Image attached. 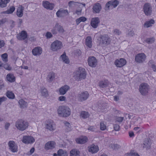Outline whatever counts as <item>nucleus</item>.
I'll use <instances>...</instances> for the list:
<instances>
[{
    "instance_id": "obj_43",
    "label": "nucleus",
    "mask_w": 156,
    "mask_h": 156,
    "mask_svg": "<svg viewBox=\"0 0 156 156\" xmlns=\"http://www.w3.org/2000/svg\"><path fill=\"white\" fill-rule=\"evenodd\" d=\"M155 41V38L154 37L151 38H147L145 40V41L149 44H152Z\"/></svg>"
},
{
    "instance_id": "obj_30",
    "label": "nucleus",
    "mask_w": 156,
    "mask_h": 156,
    "mask_svg": "<svg viewBox=\"0 0 156 156\" xmlns=\"http://www.w3.org/2000/svg\"><path fill=\"white\" fill-rule=\"evenodd\" d=\"M143 147L146 148L147 149H149L150 148L151 146V142L149 139L147 138L146 139L143 144Z\"/></svg>"
},
{
    "instance_id": "obj_1",
    "label": "nucleus",
    "mask_w": 156,
    "mask_h": 156,
    "mask_svg": "<svg viewBox=\"0 0 156 156\" xmlns=\"http://www.w3.org/2000/svg\"><path fill=\"white\" fill-rule=\"evenodd\" d=\"M57 113L61 117H67L71 114V111L69 108L65 105L59 106L57 110Z\"/></svg>"
},
{
    "instance_id": "obj_50",
    "label": "nucleus",
    "mask_w": 156,
    "mask_h": 156,
    "mask_svg": "<svg viewBox=\"0 0 156 156\" xmlns=\"http://www.w3.org/2000/svg\"><path fill=\"white\" fill-rule=\"evenodd\" d=\"M111 147L114 150L117 149L120 147V146L117 144H112Z\"/></svg>"
},
{
    "instance_id": "obj_42",
    "label": "nucleus",
    "mask_w": 156,
    "mask_h": 156,
    "mask_svg": "<svg viewBox=\"0 0 156 156\" xmlns=\"http://www.w3.org/2000/svg\"><path fill=\"white\" fill-rule=\"evenodd\" d=\"M148 64L152 69L153 71L155 72L156 71V66L155 65L154 61L152 60H151L149 62Z\"/></svg>"
},
{
    "instance_id": "obj_37",
    "label": "nucleus",
    "mask_w": 156,
    "mask_h": 156,
    "mask_svg": "<svg viewBox=\"0 0 156 156\" xmlns=\"http://www.w3.org/2000/svg\"><path fill=\"white\" fill-rule=\"evenodd\" d=\"M41 92L42 96L47 97L48 96V92L45 87H42L41 88Z\"/></svg>"
},
{
    "instance_id": "obj_10",
    "label": "nucleus",
    "mask_w": 156,
    "mask_h": 156,
    "mask_svg": "<svg viewBox=\"0 0 156 156\" xmlns=\"http://www.w3.org/2000/svg\"><path fill=\"white\" fill-rule=\"evenodd\" d=\"M146 57V55L144 53H139L135 56V61L138 63H142L145 61Z\"/></svg>"
},
{
    "instance_id": "obj_47",
    "label": "nucleus",
    "mask_w": 156,
    "mask_h": 156,
    "mask_svg": "<svg viewBox=\"0 0 156 156\" xmlns=\"http://www.w3.org/2000/svg\"><path fill=\"white\" fill-rule=\"evenodd\" d=\"M100 129L102 130H104L106 129V127L103 122H101L100 123Z\"/></svg>"
},
{
    "instance_id": "obj_62",
    "label": "nucleus",
    "mask_w": 156,
    "mask_h": 156,
    "mask_svg": "<svg viewBox=\"0 0 156 156\" xmlns=\"http://www.w3.org/2000/svg\"><path fill=\"white\" fill-rule=\"evenodd\" d=\"M82 11V9H80L79 10H76L75 12V13L76 14L78 15H80Z\"/></svg>"
},
{
    "instance_id": "obj_26",
    "label": "nucleus",
    "mask_w": 156,
    "mask_h": 156,
    "mask_svg": "<svg viewBox=\"0 0 156 156\" xmlns=\"http://www.w3.org/2000/svg\"><path fill=\"white\" fill-rule=\"evenodd\" d=\"M6 79L7 81L12 83L15 82L16 78L13 74L12 73H8L6 76Z\"/></svg>"
},
{
    "instance_id": "obj_54",
    "label": "nucleus",
    "mask_w": 156,
    "mask_h": 156,
    "mask_svg": "<svg viewBox=\"0 0 156 156\" xmlns=\"http://www.w3.org/2000/svg\"><path fill=\"white\" fill-rule=\"evenodd\" d=\"M58 100L60 101H65L66 100V98L64 96H61L58 97Z\"/></svg>"
},
{
    "instance_id": "obj_29",
    "label": "nucleus",
    "mask_w": 156,
    "mask_h": 156,
    "mask_svg": "<svg viewBox=\"0 0 156 156\" xmlns=\"http://www.w3.org/2000/svg\"><path fill=\"white\" fill-rule=\"evenodd\" d=\"M53 156H68L67 152L62 149H60L57 152V154L54 153Z\"/></svg>"
},
{
    "instance_id": "obj_8",
    "label": "nucleus",
    "mask_w": 156,
    "mask_h": 156,
    "mask_svg": "<svg viewBox=\"0 0 156 156\" xmlns=\"http://www.w3.org/2000/svg\"><path fill=\"white\" fill-rule=\"evenodd\" d=\"M144 12L147 16H150L152 12V9L150 5L148 3H146L143 7Z\"/></svg>"
},
{
    "instance_id": "obj_32",
    "label": "nucleus",
    "mask_w": 156,
    "mask_h": 156,
    "mask_svg": "<svg viewBox=\"0 0 156 156\" xmlns=\"http://www.w3.org/2000/svg\"><path fill=\"white\" fill-rule=\"evenodd\" d=\"M80 152L77 149H73L70 152L69 156H80Z\"/></svg>"
},
{
    "instance_id": "obj_19",
    "label": "nucleus",
    "mask_w": 156,
    "mask_h": 156,
    "mask_svg": "<svg viewBox=\"0 0 156 156\" xmlns=\"http://www.w3.org/2000/svg\"><path fill=\"white\" fill-rule=\"evenodd\" d=\"M100 21L98 17H94L92 19L90 25L94 28H96L98 26Z\"/></svg>"
},
{
    "instance_id": "obj_17",
    "label": "nucleus",
    "mask_w": 156,
    "mask_h": 156,
    "mask_svg": "<svg viewBox=\"0 0 156 156\" xmlns=\"http://www.w3.org/2000/svg\"><path fill=\"white\" fill-rule=\"evenodd\" d=\"M56 14L58 17H60L68 15L69 12L67 9H61L56 12Z\"/></svg>"
},
{
    "instance_id": "obj_56",
    "label": "nucleus",
    "mask_w": 156,
    "mask_h": 156,
    "mask_svg": "<svg viewBox=\"0 0 156 156\" xmlns=\"http://www.w3.org/2000/svg\"><path fill=\"white\" fill-rule=\"evenodd\" d=\"M3 66L4 67L5 69L7 70H10L11 69V68L8 65L5 64Z\"/></svg>"
},
{
    "instance_id": "obj_64",
    "label": "nucleus",
    "mask_w": 156,
    "mask_h": 156,
    "mask_svg": "<svg viewBox=\"0 0 156 156\" xmlns=\"http://www.w3.org/2000/svg\"><path fill=\"white\" fill-rule=\"evenodd\" d=\"M18 21V25L19 27H20L23 23V20L22 19H19Z\"/></svg>"
},
{
    "instance_id": "obj_14",
    "label": "nucleus",
    "mask_w": 156,
    "mask_h": 156,
    "mask_svg": "<svg viewBox=\"0 0 156 156\" xmlns=\"http://www.w3.org/2000/svg\"><path fill=\"white\" fill-rule=\"evenodd\" d=\"M17 39L19 40H24L27 37V34L25 30H23L16 36Z\"/></svg>"
},
{
    "instance_id": "obj_57",
    "label": "nucleus",
    "mask_w": 156,
    "mask_h": 156,
    "mask_svg": "<svg viewBox=\"0 0 156 156\" xmlns=\"http://www.w3.org/2000/svg\"><path fill=\"white\" fill-rule=\"evenodd\" d=\"M114 128L115 131H119V126L118 124H115L114 126Z\"/></svg>"
},
{
    "instance_id": "obj_18",
    "label": "nucleus",
    "mask_w": 156,
    "mask_h": 156,
    "mask_svg": "<svg viewBox=\"0 0 156 156\" xmlns=\"http://www.w3.org/2000/svg\"><path fill=\"white\" fill-rule=\"evenodd\" d=\"M88 62L89 66L93 67H95L97 65V59L94 56L89 57Z\"/></svg>"
},
{
    "instance_id": "obj_31",
    "label": "nucleus",
    "mask_w": 156,
    "mask_h": 156,
    "mask_svg": "<svg viewBox=\"0 0 156 156\" xmlns=\"http://www.w3.org/2000/svg\"><path fill=\"white\" fill-rule=\"evenodd\" d=\"M85 44L89 48H91L92 47V38L90 36L87 37L86 39Z\"/></svg>"
},
{
    "instance_id": "obj_12",
    "label": "nucleus",
    "mask_w": 156,
    "mask_h": 156,
    "mask_svg": "<svg viewBox=\"0 0 156 156\" xmlns=\"http://www.w3.org/2000/svg\"><path fill=\"white\" fill-rule=\"evenodd\" d=\"M119 3V2L117 0L111 1L108 2L106 5V10L116 7L118 5Z\"/></svg>"
},
{
    "instance_id": "obj_58",
    "label": "nucleus",
    "mask_w": 156,
    "mask_h": 156,
    "mask_svg": "<svg viewBox=\"0 0 156 156\" xmlns=\"http://www.w3.org/2000/svg\"><path fill=\"white\" fill-rule=\"evenodd\" d=\"M128 35L131 36H133L134 34V32L132 30H129L128 32Z\"/></svg>"
},
{
    "instance_id": "obj_45",
    "label": "nucleus",
    "mask_w": 156,
    "mask_h": 156,
    "mask_svg": "<svg viewBox=\"0 0 156 156\" xmlns=\"http://www.w3.org/2000/svg\"><path fill=\"white\" fill-rule=\"evenodd\" d=\"M79 3L78 2H75L72 1H70L68 3V5L69 7H72L74 6H78V4Z\"/></svg>"
},
{
    "instance_id": "obj_33",
    "label": "nucleus",
    "mask_w": 156,
    "mask_h": 156,
    "mask_svg": "<svg viewBox=\"0 0 156 156\" xmlns=\"http://www.w3.org/2000/svg\"><path fill=\"white\" fill-rule=\"evenodd\" d=\"M18 103L20 105V107L21 108H26L28 105L27 102L23 99L20 100L18 102Z\"/></svg>"
},
{
    "instance_id": "obj_5",
    "label": "nucleus",
    "mask_w": 156,
    "mask_h": 156,
    "mask_svg": "<svg viewBox=\"0 0 156 156\" xmlns=\"http://www.w3.org/2000/svg\"><path fill=\"white\" fill-rule=\"evenodd\" d=\"M89 94L87 91H84L79 93L77 96L78 101L83 102L89 98Z\"/></svg>"
},
{
    "instance_id": "obj_6",
    "label": "nucleus",
    "mask_w": 156,
    "mask_h": 156,
    "mask_svg": "<svg viewBox=\"0 0 156 156\" xmlns=\"http://www.w3.org/2000/svg\"><path fill=\"white\" fill-rule=\"evenodd\" d=\"M45 126L46 129L50 131H53L55 129V125L51 120H48L46 121Z\"/></svg>"
},
{
    "instance_id": "obj_59",
    "label": "nucleus",
    "mask_w": 156,
    "mask_h": 156,
    "mask_svg": "<svg viewBox=\"0 0 156 156\" xmlns=\"http://www.w3.org/2000/svg\"><path fill=\"white\" fill-rule=\"evenodd\" d=\"M88 129L92 131H94L95 130V128L94 126H90L88 127Z\"/></svg>"
},
{
    "instance_id": "obj_39",
    "label": "nucleus",
    "mask_w": 156,
    "mask_h": 156,
    "mask_svg": "<svg viewBox=\"0 0 156 156\" xmlns=\"http://www.w3.org/2000/svg\"><path fill=\"white\" fill-rule=\"evenodd\" d=\"M10 1V0H0V7L1 8L5 7L7 4Z\"/></svg>"
},
{
    "instance_id": "obj_11",
    "label": "nucleus",
    "mask_w": 156,
    "mask_h": 156,
    "mask_svg": "<svg viewBox=\"0 0 156 156\" xmlns=\"http://www.w3.org/2000/svg\"><path fill=\"white\" fill-rule=\"evenodd\" d=\"M101 41V43L105 45H108L110 44L111 39L109 36L106 34L102 35L100 36Z\"/></svg>"
},
{
    "instance_id": "obj_53",
    "label": "nucleus",
    "mask_w": 156,
    "mask_h": 156,
    "mask_svg": "<svg viewBox=\"0 0 156 156\" xmlns=\"http://www.w3.org/2000/svg\"><path fill=\"white\" fill-rule=\"evenodd\" d=\"M114 33L115 35H119L121 34V32L117 29H115L114 30Z\"/></svg>"
},
{
    "instance_id": "obj_63",
    "label": "nucleus",
    "mask_w": 156,
    "mask_h": 156,
    "mask_svg": "<svg viewBox=\"0 0 156 156\" xmlns=\"http://www.w3.org/2000/svg\"><path fill=\"white\" fill-rule=\"evenodd\" d=\"M80 19L81 22H85L87 20L86 18L83 16L80 17Z\"/></svg>"
},
{
    "instance_id": "obj_61",
    "label": "nucleus",
    "mask_w": 156,
    "mask_h": 156,
    "mask_svg": "<svg viewBox=\"0 0 156 156\" xmlns=\"http://www.w3.org/2000/svg\"><path fill=\"white\" fill-rule=\"evenodd\" d=\"M10 125V123L8 122H7L5 124V129L7 130Z\"/></svg>"
},
{
    "instance_id": "obj_2",
    "label": "nucleus",
    "mask_w": 156,
    "mask_h": 156,
    "mask_svg": "<svg viewBox=\"0 0 156 156\" xmlns=\"http://www.w3.org/2000/svg\"><path fill=\"white\" fill-rule=\"evenodd\" d=\"M28 122L22 119H18L15 123V126L16 128L21 131L25 130L28 127Z\"/></svg>"
},
{
    "instance_id": "obj_28",
    "label": "nucleus",
    "mask_w": 156,
    "mask_h": 156,
    "mask_svg": "<svg viewBox=\"0 0 156 156\" xmlns=\"http://www.w3.org/2000/svg\"><path fill=\"white\" fill-rule=\"evenodd\" d=\"M154 21L153 19H151L150 20L147 21L144 24V27L146 28L151 27L154 23Z\"/></svg>"
},
{
    "instance_id": "obj_60",
    "label": "nucleus",
    "mask_w": 156,
    "mask_h": 156,
    "mask_svg": "<svg viewBox=\"0 0 156 156\" xmlns=\"http://www.w3.org/2000/svg\"><path fill=\"white\" fill-rule=\"evenodd\" d=\"M4 83H3L2 81L0 80V90L4 87Z\"/></svg>"
},
{
    "instance_id": "obj_22",
    "label": "nucleus",
    "mask_w": 156,
    "mask_h": 156,
    "mask_svg": "<svg viewBox=\"0 0 156 156\" xmlns=\"http://www.w3.org/2000/svg\"><path fill=\"white\" fill-rule=\"evenodd\" d=\"M42 52V48L40 47H37L35 48L32 50V53L34 56H39Z\"/></svg>"
},
{
    "instance_id": "obj_49",
    "label": "nucleus",
    "mask_w": 156,
    "mask_h": 156,
    "mask_svg": "<svg viewBox=\"0 0 156 156\" xmlns=\"http://www.w3.org/2000/svg\"><path fill=\"white\" fill-rule=\"evenodd\" d=\"M125 156H140L137 153L134 152H130L125 154Z\"/></svg>"
},
{
    "instance_id": "obj_34",
    "label": "nucleus",
    "mask_w": 156,
    "mask_h": 156,
    "mask_svg": "<svg viewBox=\"0 0 156 156\" xmlns=\"http://www.w3.org/2000/svg\"><path fill=\"white\" fill-rule=\"evenodd\" d=\"M55 78V73L53 72L49 73L47 77V80L48 82L50 83L53 81Z\"/></svg>"
},
{
    "instance_id": "obj_20",
    "label": "nucleus",
    "mask_w": 156,
    "mask_h": 156,
    "mask_svg": "<svg viewBox=\"0 0 156 156\" xmlns=\"http://www.w3.org/2000/svg\"><path fill=\"white\" fill-rule=\"evenodd\" d=\"M42 5L43 7L47 9L52 10L54 8V5L52 3H51L48 1H45L42 2Z\"/></svg>"
},
{
    "instance_id": "obj_9",
    "label": "nucleus",
    "mask_w": 156,
    "mask_h": 156,
    "mask_svg": "<svg viewBox=\"0 0 156 156\" xmlns=\"http://www.w3.org/2000/svg\"><path fill=\"white\" fill-rule=\"evenodd\" d=\"M51 31L53 34H56L58 31L60 33H63L64 30L63 27L59 25L58 23H57L55 26L51 29Z\"/></svg>"
},
{
    "instance_id": "obj_21",
    "label": "nucleus",
    "mask_w": 156,
    "mask_h": 156,
    "mask_svg": "<svg viewBox=\"0 0 156 156\" xmlns=\"http://www.w3.org/2000/svg\"><path fill=\"white\" fill-rule=\"evenodd\" d=\"M69 89V87L67 85H65L61 87L59 90V94L60 95L65 94Z\"/></svg>"
},
{
    "instance_id": "obj_52",
    "label": "nucleus",
    "mask_w": 156,
    "mask_h": 156,
    "mask_svg": "<svg viewBox=\"0 0 156 156\" xmlns=\"http://www.w3.org/2000/svg\"><path fill=\"white\" fill-rule=\"evenodd\" d=\"M7 21V20L6 18H4L2 19L1 20H0V26L2 25Z\"/></svg>"
},
{
    "instance_id": "obj_15",
    "label": "nucleus",
    "mask_w": 156,
    "mask_h": 156,
    "mask_svg": "<svg viewBox=\"0 0 156 156\" xmlns=\"http://www.w3.org/2000/svg\"><path fill=\"white\" fill-rule=\"evenodd\" d=\"M34 141V139L31 136H24L22 140V142L26 144L32 143Z\"/></svg>"
},
{
    "instance_id": "obj_36",
    "label": "nucleus",
    "mask_w": 156,
    "mask_h": 156,
    "mask_svg": "<svg viewBox=\"0 0 156 156\" xmlns=\"http://www.w3.org/2000/svg\"><path fill=\"white\" fill-rule=\"evenodd\" d=\"M109 84L108 80H106L99 82V85L101 88H104L107 87Z\"/></svg>"
},
{
    "instance_id": "obj_41",
    "label": "nucleus",
    "mask_w": 156,
    "mask_h": 156,
    "mask_svg": "<svg viewBox=\"0 0 156 156\" xmlns=\"http://www.w3.org/2000/svg\"><path fill=\"white\" fill-rule=\"evenodd\" d=\"M15 8L14 6H12L10 8V9L7 11H3L2 13L9 14H11L14 11Z\"/></svg>"
},
{
    "instance_id": "obj_55",
    "label": "nucleus",
    "mask_w": 156,
    "mask_h": 156,
    "mask_svg": "<svg viewBox=\"0 0 156 156\" xmlns=\"http://www.w3.org/2000/svg\"><path fill=\"white\" fill-rule=\"evenodd\" d=\"M124 119V117H117L116 118V121L120 122H122L123 119Z\"/></svg>"
},
{
    "instance_id": "obj_7",
    "label": "nucleus",
    "mask_w": 156,
    "mask_h": 156,
    "mask_svg": "<svg viewBox=\"0 0 156 156\" xmlns=\"http://www.w3.org/2000/svg\"><path fill=\"white\" fill-rule=\"evenodd\" d=\"M149 89L148 85L145 83L141 84L139 87V90L140 93L143 95H146L148 92Z\"/></svg>"
},
{
    "instance_id": "obj_27",
    "label": "nucleus",
    "mask_w": 156,
    "mask_h": 156,
    "mask_svg": "<svg viewBox=\"0 0 156 156\" xmlns=\"http://www.w3.org/2000/svg\"><path fill=\"white\" fill-rule=\"evenodd\" d=\"M87 138L85 136H81L76 140V142L78 144H83L87 142Z\"/></svg>"
},
{
    "instance_id": "obj_38",
    "label": "nucleus",
    "mask_w": 156,
    "mask_h": 156,
    "mask_svg": "<svg viewBox=\"0 0 156 156\" xmlns=\"http://www.w3.org/2000/svg\"><path fill=\"white\" fill-rule=\"evenodd\" d=\"M60 58L62 59L63 62H64L65 63L67 64L69 63V60L68 58L66 56V54L65 52H64L62 55H61Z\"/></svg>"
},
{
    "instance_id": "obj_46",
    "label": "nucleus",
    "mask_w": 156,
    "mask_h": 156,
    "mask_svg": "<svg viewBox=\"0 0 156 156\" xmlns=\"http://www.w3.org/2000/svg\"><path fill=\"white\" fill-rule=\"evenodd\" d=\"M65 126L66 128V129L67 131L68 132L70 131L71 130V125L68 122H66L64 123Z\"/></svg>"
},
{
    "instance_id": "obj_25",
    "label": "nucleus",
    "mask_w": 156,
    "mask_h": 156,
    "mask_svg": "<svg viewBox=\"0 0 156 156\" xmlns=\"http://www.w3.org/2000/svg\"><path fill=\"white\" fill-rule=\"evenodd\" d=\"M101 9V7L100 4L97 3L93 7V12L94 13H99Z\"/></svg>"
},
{
    "instance_id": "obj_3",
    "label": "nucleus",
    "mask_w": 156,
    "mask_h": 156,
    "mask_svg": "<svg viewBox=\"0 0 156 156\" xmlns=\"http://www.w3.org/2000/svg\"><path fill=\"white\" fill-rule=\"evenodd\" d=\"M63 47L62 42L58 40H55L51 44L50 49L53 51H57Z\"/></svg>"
},
{
    "instance_id": "obj_35",
    "label": "nucleus",
    "mask_w": 156,
    "mask_h": 156,
    "mask_svg": "<svg viewBox=\"0 0 156 156\" xmlns=\"http://www.w3.org/2000/svg\"><path fill=\"white\" fill-rule=\"evenodd\" d=\"M98 150V146L92 145L90 147L89 151L92 153H97Z\"/></svg>"
},
{
    "instance_id": "obj_23",
    "label": "nucleus",
    "mask_w": 156,
    "mask_h": 156,
    "mask_svg": "<svg viewBox=\"0 0 156 156\" xmlns=\"http://www.w3.org/2000/svg\"><path fill=\"white\" fill-rule=\"evenodd\" d=\"M55 144L53 141H49L45 144V148L46 150L52 149L55 147Z\"/></svg>"
},
{
    "instance_id": "obj_16",
    "label": "nucleus",
    "mask_w": 156,
    "mask_h": 156,
    "mask_svg": "<svg viewBox=\"0 0 156 156\" xmlns=\"http://www.w3.org/2000/svg\"><path fill=\"white\" fill-rule=\"evenodd\" d=\"M126 60L123 58L116 59L115 62V64L118 67H121L126 64Z\"/></svg>"
},
{
    "instance_id": "obj_13",
    "label": "nucleus",
    "mask_w": 156,
    "mask_h": 156,
    "mask_svg": "<svg viewBox=\"0 0 156 156\" xmlns=\"http://www.w3.org/2000/svg\"><path fill=\"white\" fill-rule=\"evenodd\" d=\"M8 144L9 147V149L12 152L14 153L17 151V147L14 141H9Z\"/></svg>"
},
{
    "instance_id": "obj_51",
    "label": "nucleus",
    "mask_w": 156,
    "mask_h": 156,
    "mask_svg": "<svg viewBox=\"0 0 156 156\" xmlns=\"http://www.w3.org/2000/svg\"><path fill=\"white\" fill-rule=\"evenodd\" d=\"M45 36L47 39H50L53 37L52 34L50 32L48 31L46 32Z\"/></svg>"
},
{
    "instance_id": "obj_4",
    "label": "nucleus",
    "mask_w": 156,
    "mask_h": 156,
    "mask_svg": "<svg viewBox=\"0 0 156 156\" xmlns=\"http://www.w3.org/2000/svg\"><path fill=\"white\" fill-rule=\"evenodd\" d=\"M86 73L85 69L81 68H79L78 71L76 72V80L78 81L86 78Z\"/></svg>"
},
{
    "instance_id": "obj_44",
    "label": "nucleus",
    "mask_w": 156,
    "mask_h": 156,
    "mask_svg": "<svg viewBox=\"0 0 156 156\" xmlns=\"http://www.w3.org/2000/svg\"><path fill=\"white\" fill-rule=\"evenodd\" d=\"M7 96L10 99H13L14 98V94L11 91H8L6 94Z\"/></svg>"
},
{
    "instance_id": "obj_48",
    "label": "nucleus",
    "mask_w": 156,
    "mask_h": 156,
    "mask_svg": "<svg viewBox=\"0 0 156 156\" xmlns=\"http://www.w3.org/2000/svg\"><path fill=\"white\" fill-rule=\"evenodd\" d=\"M2 58L3 61L7 62L8 61V55L6 53H5L1 56Z\"/></svg>"
},
{
    "instance_id": "obj_40",
    "label": "nucleus",
    "mask_w": 156,
    "mask_h": 156,
    "mask_svg": "<svg viewBox=\"0 0 156 156\" xmlns=\"http://www.w3.org/2000/svg\"><path fill=\"white\" fill-rule=\"evenodd\" d=\"M80 117L83 119H86L89 116V113L87 112L82 111L80 113Z\"/></svg>"
},
{
    "instance_id": "obj_24",
    "label": "nucleus",
    "mask_w": 156,
    "mask_h": 156,
    "mask_svg": "<svg viewBox=\"0 0 156 156\" xmlns=\"http://www.w3.org/2000/svg\"><path fill=\"white\" fill-rule=\"evenodd\" d=\"M24 9V7L22 5H20L18 7L16 12V14L18 17H21L23 16Z\"/></svg>"
}]
</instances>
